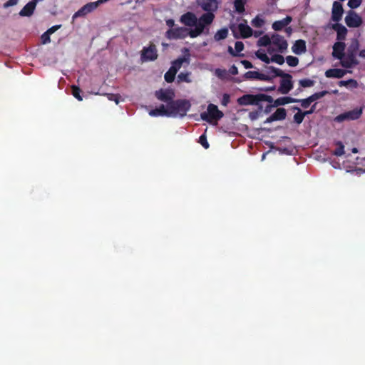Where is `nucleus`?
I'll list each match as a JSON object with an SVG mask.
<instances>
[{"mask_svg":"<svg viewBox=\"0 0 365 365\" xmlns=\"http://www.w3.org/2000/svg\"><path fill=\"white\" fill-rule=\"evenodd\" d=\"M345 23L350 28H357L362 24V19L356 12L349 11L345 17Z\"/></svg>","mask_w":365,"mask_h":365,"instance_id":"obj_11","label":"nucleus"},{"mask_svg":"<svg viewBox=\"0 0 365 365\" xmlns=\"http://www.w3.org/2000/svg\"><path fill=\"white\" fill-rule=\"evenodd\" d=\"M194 26H195L202 33L206 26L203 23H201V21L197 19V23Z\"/></svg>","mask_w":365,"mask_h":365,"instance_id":"obj_55","label":"nucleus"},{"mask_svg":"<svg viewBox=\"0 0 365 365\" xmlns=\"http://www.w3.org/2000/svg\"><path fill=\"white\" fill-rule=\"evenodd\" d=\"M246 1L247 0H235L234 6L237 13L242 14L245 11Z\"/></svg>","mask_w":365,"mask_h":365,"instance_id":"obj_28","label":"nucleus"},{"mask_svg":"<svg viewBox=\"0 0 365 365\" xmlns=\"http://www.w3.org/2000/svg\"><path fill=\"white\" fill-rule=\"evenodd\" d=\"M178 80L179 82H187L190 83L191 81L190 78V73H180L178 76Z\"/></svg>","mask_w":365,"mask_h":365,"instance_id":"obj_40","label":"nucleus"},{"mask_svg":"<svg viewBox=\"0 0 365 365\" xmlns=\"http://www.w3.org/2000/svg\"><path fill=\"white\" fill-rule=\"evenodd\" d=\"M293 53H294L297 55H301L306 52L307 51V46H306V42L304 40L299 39L297 40L292 47Z\"/></svg>","mask_w":365,"mask_h":365,"instance_id":"obj_19","label":"nucleus"},{"mask_svg":"<svg viewBox=\"0 0 365 365\" xmlns=\"http://www.w3.org/2000/svg\"><path fill=\"white\" fill-rule=\"evenodd\" d=\"M245 48L244 43L242 41H236L235 45V51L237 53H240Z\"/></svg>","mask_w":365,"mask_h":365,"instance_id":"obj_50","label":"nucleus"},{"mask_svg":"<svg viewBox=\"0 0 365 365\" xmlns=\"http://www.w3.org/2000/svg\"><path fill=\"white\" fill-rule=\"evenodd\" d=\"M180 21L184 25L191 27L196 24L197 16L194 13L188 11L181 16Z\"/></svg>","mask_w":365,"mask_h":365,"instance_id":"obj_15","label":"nucleus"},{"mask_svg":"<svg viewBox=\"0 0 365 365\" xmlns=\"http://www.w3.org/2000/svg\"><path fill=\"white\" fill-rule=\"evenodd\" d=\"M166 25L170 27V29H173L175 26V21L172 19H169L165 20Z\"/></svg>","mask_w":365,"mask_h":365,"instance_id":"obj_61","label":"nucleus"},{"mask_svg":"<svg viewBox=\"0 0 365 365\" xmlns=\"http://www.w3.org/2000/svg\"><path fill=\"white\" fill-rule=\"evenodd\" d=\"M328 93V91H320V92H317V93H313L312 95H311L309 97L310 100L312 101V102H314L315 101H317L322 98H323L324 96H325Z\"/></svg>","mask_w":365,"mask_h":365,"instance_id":"obj_37","label":"nucleus"},{"mask_svg":"<svg viewBox=\"0 0 365 365\" xmlns=\"http://www.w3.org/2000/svg\"><path fill=\"white\" fill-rule=\"evenodd\" d=\"M109 101H115L116 104L119 103L120 96L119 94L114 93H106L105 94Z\"/></svg>","mask_w":365,"mask_h":365,"instance_id":"obj_44","label":"nucleus"},{"mask_svg":"<svg viewBox=\"0 0 365 365\" xmlns=\"http://www.w3.org/2000/svg\"><path fill=\"white\" fill-rule=\"evenodd\" d=\"M316 106H317V103H314V105L312 106V107L309 110H305L304 112L307 113V115L312 114L313 113H314V111L316 110Z\"/></svg>","mask_w":365,"mask_h":365,"instance_id":"obj_62","label":"nucleus"},{"mask_svg":"<svg viewBox=\"0 0 365 365\" xmlns=\"http://www.w3.org/2000/svg\"><path fill=\"white\" fill-rule=\"evenodd\" d=\"M262 101H267L269 103H272L273 101V98L271 96L267 94L259 93L256 95L245 94L237 99V103L239 105H255L259 107L260 110H262L263 108L262 106L260 104V102Z\"/></svg>","mask_w":365,"mask_h":365,"instance_id":"obj_1","label":"nucleus"},{"mask_svg":"<svg viewBox=\"0 0 365 365\" xmlns=\"http://www.w3.org/2000/svg\"><path fill=\"white\" fill-rule=\"evenodd\" d=\"M258 117V113L257 112H251L250 113V118L252 119V120H255L257 119Z\"/></svg>","mask_w":365,"mask_h":365,"instance_id":"obj_63","label":"nucleus"},{"mask_svg":"<svg viewBox=\"0 0 365 365\" xmlns=\"http://www.w3.org/2000/svg\"><path fill=\"white\" fill-rule=\"evenodd\" d=\"M223 116V113L218 109L216 105L212 103L208 105L207 112H202L200 114L201 119L210 123H212L214 121L216 123Z\"/></svg>","mask_w":365,"mask_h":365,"instance_id":"obj_4","label":"nucleus"},{"mask_svg":"<svg viewBox=\"0 0 365 365\" xmlns=\"http://www.w3.org/2000/svg\"><path fill=\"white\" fill-rule=\"evenodd\" d=\"M71 91H72V95L79 101H83V97L81 95V90L80 88L77 86H71Z\"/></svg>","mask_w":365,"mask_h":365,"instance_id":"obj_33","label":"nucleus"},{"mask_svg":"<svg viewBox=\"0 0 365 365\" xmlns=\"http://www.w3.org/2000/svg\"><path fill=\"white\" fill-rule=\"evenodd\" d=\"M158 57V50L154 43H151L149 46L144 47L141 51L140 58L142 61H153Z\"/></svg>","mask_w":365,"mask_h":365,"instance_id":"obj_7","label":"nucleus"},{"mask_svg":"<svg viewBox=\"0 0 365 365\" xmlns=\"http://www.w3.org/2000/svg\"><path fill=\"white\" fill-rule=\"evenodd\" d=\"M344 14V9L342 4L339 1H334L331 9V20L335 22H339L341 20Z\"/></svg>","mask_w":365,"mask_h":365,"instance_id":"obj_14","label":"nucleus"},{"mask_svg":"<svg viewBox=\"0 0 365 365\" xmlns=\"http://www.w3.org/2000/svg\"><path fill=\"white\" fill-rule=\"evenodd\" d=\"M175 76H173L171 72L167 71L164 76L165 81L168 83H172L175 80Z\"/></svg>","mask_w":365,"mask_h":365,"instance_id":"obj_53","label":"nucleus"},{"mask_svg":"<svg viewBox=\"0 0 365 365\" xmlns=\"http://www.w3.org/2000/svg\"><path fill=\"white\" fill-rule=\"evenodd\" d=\"M347 71L341 68H330L325 71L327 78H341L345 76Z\"/></svg>","mask_w":365,"mask_h":365,"instance_id":"obj_21","label":"nucleus"},{"mask_svg":"<svg viewBox=\"0 0 365 365\" xmlns=\"http://www.w3.org/2000/svg\"><path fill=\"white\" fill-rule=\"evenodd\" d=\"M50 36L51 34H49L47 31L44 32L41 35V39L43 44H46L51 42Z\"/></svg>","mask_w":365,"mask_h":365,"instance_id":"obj_49","label":"nucleus"},{"mask_svg":"<svg viewBox=\"0 0 365 365\" xmlns=\"http://www.w3.org/2000/svg\"><path fill=\"white\" fill-rule=\"evenodd\" d=\"M175 92L173 89H159L155 92V96L160 101L167 103V107L169 108V103L173 101L175 98Z\"/></svg>","mask_w":365,"mask_h":365,"instance_id":"obj_9","label":"nucleus"},{"mask_svg":"<svg viewBox=\"0 0 365 365\" xmlns=\"http://www.w3.org/2000/svg\"><path fill=\"white\" fill-rule=\"evenodd\" d=\"M346 45L343 42H336L333 46V52L332 56L337 59H339L341 61L343 60L344 57V49Z\"/></svg>","mask_w":365,"mask_h":365,"instance_id":"obj_17","label":"nucleus"},{"mask_svg":"<svg viewBox=\"0 0 365 365\" xmlns=\"http://www.w3.org/2000/svg\"><path fill=\"white\" fill-rule=\"evenodd\" d=\"M362 2V0H349L348 6L351 9H356L358 8Z\"/></svg>","mask_w":365,"mask_h":365,"instance_id":"obj_46","label":"nucleus"},{"mask_svg":"<svg viewBox=\"0 0 365 365\" xmlns=\"http://www.w3.org/2000/svg\"><path fill=\"white\" fill-rule=\"evenodd\" d=\"M306 115L307 113H304L302 110H299V112L294 115V122L298 125L301 124L303 122L304 118Z\"/></svg>","mask_w":365,"mask_h":365,"instance_id":"obj_30","label":"nucleus"},{"mask_svg":"<svg viewBox=\"0 0 365 365\" xmlns=\"http://www.w3.org/2000/svg\"><path fill=\"white\" fill-rule=\"evenodd\" d=\"M238 30L240 31V36L243 38H249L253 34L252 29L247 24H239Z\"/></svg>","mask_w":365,"mask_h":365,"instance_id":"obj_23","label":"nucleus"},{"mask_svg":"<svg viewBox=\"0 0 365 365\" xmlns=\"http://www.w3.org/2000/svg\"><path fill=\"white\" fill-rule=\"evenodd\" d=\"M18 1L19 0H9V1H7L4 4V8H8V7H10V6H13L16 5L18 3Z\"/></svg>","mask_w":365,"mask_h":365,"instance_id":"obj_57","label":"nucleus"},{"mask_svg":"<svg viewBox=\"0 0 365 365\" xmlns=\"http://www.w3.org/2000/svg\"><path fill=\"white\" fill-rule=\"evenodd\" d=\"M229 72L230 74L232 75H237L238 73V68L235 65H232L230 69H229Z\"/></svg>","mask_w":365,"mask_h":365,"instance_id":"obj_60","label":"nucleus"},{"mask_svg":"<svg viewBox=\"0 0 365 365\" xmlns=\"http://www.w3.org/2000/svg\"><path fill=\"white\" fill-rule=\"evenodd\" d=\"M337 148L334 151L333 154L336 156H341L344 154V145L341 141L336 143Z\"/></svg>","mask_w":365,"mask_h":365,"instance_id":"obj_34","label":"nucleus"},{"mask_svg":"<svg viewBox=\"0 0 365 365\" xmlns=\"http://www.w3.org/2000/svg\"><path fill=\"white\" fill-rule=\"evenodd\" d=\"M215 19V14L212 12H206L203 14L199 19L201 23L205 26L210 25L212 23Z\"/></svg>","mask_w":365,"mask_h":365,"instance_id":"obj_26","label":"nucleus"},{"mask_svg":"<svg viewBox=\"0 0 365 365\" xmlns=\"http://www.w3.org/2000/svg\"><path fill=\"white\" fill-rule=\"evenodd\" d=\"M199 143L202 145V146L205 148V149H207L210 146L207 140V137L205 135V134H202L200 136L199 138Z\"/></svg>","mask_w":365,"mask_h":365,"instance_id":"obj_45","label":"nucleus"},{"mask_svg":"<svg viewBox=\"0 0 365 365\" xmlns=\"http://www.w3.org/2000/svg\"><path fill=\"white\" fill-rule=\"evenodd\" d=\"M282 79L279 82L278 92L282 94H287L294 87V82L292 81V76L289 73H284L283 71H279L277 73Z\"/></svg>","mask_w":365,"mask_h":365,"instance_id":"obj_5","label":"nucleus"},{"mask_svg":"<svg viewBox=\"0 0 365 365\" xmlns=\"http://www.w3.org/2000/svg\"><path fill=\"white\" fill-rule=\"evenodd\" d=\"M363 113V108H356L351 110H349L338 115L335 117L334 120L341 123L345 120H355L361 118Z\"/></svg>","mask_w":365,"mask_h":365,"instance_id":"obj_6","label":"nucleus"},{"mask_svg":"<svg viewBox=\"0 0 365 365\" xmlns=\"http://www.w3.org/2000/svg\"><path fill=\"white\" fill-rule=\"evenodd\" d=\"M274 101V106H284L286 104L292 103H296L297 98L290 97V96H284V97H279L277 98Z\"/></svg>","mask_w":365,"mask_h":365,"instance_id":"obj_25","label":"nucleus"},{"mask_svg":"<svg viewBox=\"0 0 365 365\" xmlns=\"http://www.w3.org/2000/svg\"><path fill=\"white\" fill-rule=\"evenodd\" d=\"M287 111L284 108H279L276 110V111L272 114L269 117H268L264 123H272L273 121L277 120H282L286 118Z\"/></svg>","mask_w":365,"mask_h":365,"instance_id":"obj_16","label":"nucleus"},{"mask_svg":"<svg viewBox=\"0 0 365 365\" xmlns=\"http://www.w3.org/2000/svg\"><path fill=\"white\" fill-rule=\"evenodd\" d=\"M292 21V18L290 16H287L282 20L276 21L272 24V29L274 31H281L286 26H287Z\"/></svg>","mask_w":365,"mask_h":365,"instance_id":"obj_18","label":"nucleus"},{"mask_svg":"<svg viewBox=\"0 0 365 365\" xmlns=\"http://www.w3.org/2000/svg\"><path fill=\"white\" fill-rule=\"evenodd\" d=\"M257 79L264 81H271L272 77L269 74L258 72Z\"/></svg>","mask_w":365,"mask_h":365,"instance_id":"obj_48","label":"nucleus"},{"mask_svg":"<svg viewBox=\"0 0 365 365\" xmlns=\"http://www.w3.org/2000/svg\"><path fill=\"white\" fill-rule=\"evenodd\" d=\"M271 43H272V36L269 37L268 35H264L263 36H262L259 38L257 44L258 46H267L270 45Z\"/></svg>","mask_w":365,"mask_h":365,"instance_id":"obj_29","label":"nucleus"},{"mask_svg":"<svg viewBox=\"0 0 365 365\" xmlns=\"http://www.w3.org/2000/svg\"><path fill=\"white\" fill-rule=\"evenodd\" d=\"M196 2L206 12L213 13L218 8L217 0H196Z\"/></svg>","mask_w":365,"mask_h":365,"instance_id":"obj_13","label":"nucleus"},{"mask_svg":"<svg viewBox=\"0 0 365 365\" xmlns=\"http://www.w3.org/2000/svg\"><path fill=\"white\" fill-rule=\"evenodd\" d=\"M266 68H267V74H269L270 76V77H272V81L274 78L278 77L279 75H277V73H279V71H282L281 69H279L278 68H275L272 66H267Z\"/></svg>","mask_w":365,"mask_h":365,"instance_id":"obj_32","label":"nucleus"},{"mask_svg":"<svg viewBox=\"0 0 365 365\" xmlns=\"http://www.w3.org/2000/svg\"><path fill=\"white\" fill-rule=\"evenodd\" d=\"M149 115L150 116H170V110L167 107H165L164 105H160L158 108L153 109L149 111Z\"/></svg>","mask_w":365,"mask_h":365,"instance_id":"obj_22","label":"nucleus"},{"mask_svg":"<svg viewBox=\"0 0 365 365\" xmlns=\"http://www.w3.org/2000/svg\"><path fill=\"white\" fill-rule=\"evenodd\" d=\"M299 84L301 87L309 88L314 85V81L309 78H304L299 81Z\"/></svg>","mask_w":365,"mask_h":365,"instance_id":"obj_36","label":"nucleus"},{"mask_svg":"<svg viewBox=\"0 0 365 365\" xmlns=\"http://www.w3.org/2000/svg\"><path fill=\"white\" fill-rule=\"evenodd\" d=\"M168 71L171 72L173 76H175L178 70L173 66H172Z\"/></svg>","mask_w":365,"mask_h":365,"instance_id":"obj_64","label":"nucleus"},{"mask_svg":"<svg viewBox=\"0 0 365 365\" xmlns=\"http://www.w3.org/2000/svg\"><path fill=\"white\" fill-rule=\"evenodd\" d=\"M286 62L289 66L295 67L299 64V58L293 56H287Z\"/></svg>","mask_w":365,"mask_h":365,"instance_id":"obj_35","label":"nucleus"},{"mask_svg":"<svg viewBox=\"0 0 365 365\" xmlns=\"http://www.w3.org/2000/svg\"><path fill=\"white\" fill-rule=\"evenodd\" d=\"M272 103H274V100H273ZM274 107H276V106H274V103H273V104H269V105H267V106H265L264 109V113H266V114L269 113L272 111V108H273Z\"/></svg>","mask_w":365,"mask_h":365,"instance_id":"obj_58","label":"nucleus"},{"mask_svg":"<svg viewBox=\"0 0 365 365\" xmlns=\"http://www.w3.org/2000/svg\"><path fill=\"white\" fill-rule=\"evenodd\" d=\"M36 6L34 2H31V1L27 3L23 9L19 11V15L21 16H31L35 10Z\"/></svg>","mask_w":365,"mask_h":365,"instance_id":"obj_24","label":"nucleus"},{"mask_svg":"<svg viewBox=\"0 0 365 365\" xmlns=\"http://www.w3.org/2000/svg\"><path fill=\"white\" fill-rule=\"evenodd\" d=\"M185 58H179L173 62V65L178 71L181 68L182 64L185 61Z\"/></svg>","mask_w":365,"mask_h":365,"instance_id":"obj_47","label":"nucleus"},{"mask_svg":"<svg viewBox=\"0 0 365 365\" xmlns=\"http://www.w3.org/2000/svg\"><path fill=\"white\" fill-rule=\"evenodd\" d=\"M359 50V42L356 40L354 43H352L347 49V52L345 54L343 60L340 61L342 67L346 68H351L359 63L356 59V54Z\"/></svg>","mask_w":365,"mask_h":365,"instance_id":"obj_2","label":"nucleus"},{"mask_svg":"<svg viewBox=\"0 0 365 365\" xmlns=\"http://www.w3.org/2000/svg\"><path fill=\"white\" fill-rule=\"evenodd\" d=\"M228 32L229 31L227 28H222L215 33V34L214 35V39L216 41L224 40L227 37Z\"/></svg>","mask_w":365,"mask_h":365,"instance_id":"obj_27","label":"nucleus"},{"mask_svg":"<svg viewBox=\"0 0 365 365\" xmlns=\"http://www.w3.org/2000/svg\"><path fill=\"white\" fill-rule=\"evenodd\" d=\"M338 84L339 86H351L354 88H356L357 85H358L357 81L354 79H349L347 81H340Z\"/></svg>","mask_w":365,"mask_h":365,"instance_id":"obj_38","label":"nucleus"},{"mask_svg":"<svg viewBox=\"0 0 365 365\" xmlns=\"http://www.w3.org/2000/svg\"><path fill=\"white\" fill-rule=\"evenodd\" d=\"M61 26V25H55V26H53L52 27L49 28L46 31L49 34H53L55 31H56Z\"/></svg>","mask_w":365,"mask_h":365,"instance_id":"obj_59","label":"nucleus"},{"mask_svg":"<svg viewBox=\"0 0 365 365\" xmlns=\"http://www.w3.org/2000/svg\"><path fill=\"white\" fill-rule=\"evenodd\" d=\"M106 0H98L95 2H89L86 4H85L83 6H82L78 11H77L73 16V19H76L79 16H84L86 14L93 11L95 9H97V7L103 4L106 3Z\"/></svg>","mask_w":365,"mask_h":365,"instance_id":"obj_8","label":"nucleus"},{"mask_svg":"<svg viewBox=\"0 0 365 365\" xmlns=\"http://www.w3.org/2000/svg\"><path fill=\"white\" fill-rule=\"evenodd\" d=\"M264 23V20L259 17L258 16L254 18L251 21L252 25L256 28H261L263 26Z\"/></svg>","mask_w":365,"mask_h":365,"instance_id":"obj_41","label":"nucleus"},{"mask_svg":"<svg viewBox=\"0 0 365 365\" xmlns=\"http://www.w3.org/2000/svg\"><path fill=\"white\" fill-rule=\"evenodd\" d=\"M274 46L277 47V50L280 53H283L287 49L288 43L284 38L277 34L272 35V43Z\"/></svg>","mask_w":365,"mask_h":365,"instance_id":"obj_12","label":"nucleus"},{"mask_svg":"<svg viewBox=\"0 0 365 365\" xmlns=\"http://www.w3.org/2000/svg\"><path fill=\"white\" fill-rule=\"evenodd\" d=\"M297 101L296 103H300L301 106L303 108H309V106L312 103V101L310 100L309 97H308L307 98H304V99H298V98H297Z\"/></svg>","mask_w":365,"mask_h":365,"instance_id":"obj_42","label":"nucleus"},{"mask_svg":"<svg viewBox=\"0 0 365 365\" xmlns=\"http://www.w3.org/2000/svg\"><path fill=\"white\" fill-rule=\"evenodd\" d=\"M191 103L188 100L179 99L169 103L170 115H179L181 117L186 115L187 112L190 109Z\"/></svg>","mask_w":365,"mask_h":365,"instance_id":"obj_3","label":"nucleus"},{"mask_svg":"<svg viewBox=\"0 0 365 365\" xmlns=\"http://www.w3.org/2000/svg\"><path fill=\"white\" fill-rule=\"evenodd\" d=\"M332 29L336 31L337 40L342 41L345 39L347 34V29L344 26L336 22L332 25Z\"/></svg>","mask_w":365,"mask_h":365,"instance_id":"obj_20","label":"nucleus"},{"mask_svg":"<svg viewBox=\"0 0 365 365\" xmlns=\"http://www.w3.org/2000/svg\"><path fill=\"white\" fill-rule=\"evenodd\" d=\"M270 62H274L279 65H282L284 63V58L280 54H274L270 58Z\"/></svg>","mask_w":365,"mask_h":365,"instance_id":"obj_39","label":"nucleus"},{"mask_svg":"<svg viewBox=\"0 0 365 365\" xmlns=\"http://www.w3.org/2000/svg\"><path fill=\"white\" fill-rule=\"evenodd\" d=\"M240 63L244 66L245 68H252L253 67L252 63L247 60H242Z\"/></svg>","mask_w":365,"mask_h":365,"instance_id":"obj_56","label":"nucleus"},{"mask_svg":"<svg viewBox=\"0 0 365 365\" xmlns=\"http://www.w3.org/2000/svg\"><path fill=\"white\" fill-rule=\"evenodd\" d=\"M258 71H250L246 72L243 77L245 79H257Z\"/></svg>","mask_w":365,"mask_h":365,"instance_id":"obj_43","label":"nucleus"},{"mask_svg":"<svg viewBox=\"0 0 365 365\" xmlns=\"http://www.w3.org/2000/svg\"><path fill=\"white\" fill-rule=\"evenodd\" d=\"M202 32L196 27L189 31L188 34L191 38H196L200 36Z\"/></svg>","mask_w":365,"mask_h":365,"instance_id":"obj_52","label":"nucleus"},{"mask_svg":"<svg viewBox=\"0 0 365 365\" xmlns=\"http://www.w3.org/2000/svg\"><path fill=\"white\" fill-rule=\"evenodd\" d=\"M227 51L228 53L232 56H234V57H236V56H244V54L243 53H237V52H235V51L232 48V46H229L228 48H227Z\"/></svg>","mask_w":365,"mask_h":365,"instance_id":"obj_54","label":"nucleus"},{"mask_svg":"<svg viewBox=\"0 0 365 365\" xmlns=\"http://www.w3.org/2000/svg\"><path fill=\"white\" fill-rule=\"evenodd\" d=\"M255 56H257V58H258L262 61L266 63H270V58L267 56V55L264 53V51L258 50L257 51L255 52Z\"/></svg>","mask_w":365,"mask_h":365,"instance_id":"obj_31","label":"nucleus"},{"mask_svg":"<svg viewBox=\"0 0 365 365\" xmlns=\"http://www.w3.org/2000/svg\"><path fill=\"white\" fill-rule=\"evenodd\" d=\"M187 29L184 27H175L173 29H169L165 32V37L168 39H180L184 38L187 35Z\"/></svg>","mask_w":365,"mask_h":365,"instance_id":"obj_10","label":"nucleus"},{"mask_svg":"<svg viewBox=\"0 0 365 365\" xmlns=\"http://www.w3.org/2000/svg\"><path fill=\"white\" fill-rule=\"evenodd\" d=\"M230 102V96L228 93H224L221 100V104L223 106H227Z\"/></svg>","mask_w":365,"mask_h":365,"instance_id":"obj_51","label":"nucleus"}]
</instances>
